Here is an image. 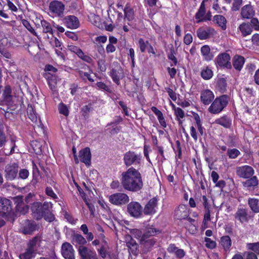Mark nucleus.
<instances>
[{"label":"nucleus","instance_id":"nucleus-1","mask_svg":"<svg viewBox=\"0 0 259 259\" xmlns=\"http://www.w3.org/2000/svg\"><path fill=\"white\" fill-rule=\"evenodd\" d=\"M120 184L122 188L126 191L138 192L143 186L141 174L138 169L131 167L122 172Z\"/></svg>","mask_w":259,"mask_h":259},{"label":"nucleus","instance_id":"nucleus-2","mask_svg":"<svg viewBox=\"0 0 259 259\" xmlns=\"http://www.w3.org/2000/svg\"><path fill=\"white\" fill-rule=\"evenodd\" d=\"M5 220L14 221V213L11 211L10 201L6 198H0V227L5 224Z\"/></svg>","mask_w":259,"mask_h":259},{"label":"nucleus","instance_id":"nucleus-3","mask_svg":"<svg viewBox=\"0 0 259 259\" xmlns=\"http://www.w3.org/2000/svg\"><path fill=\"white\" fill-rule=\"evenodd\" d=\"M40 240L38 237H35L31 240L27 245V248L19 255L20 259H32L36 254V250L40 245Z\"/></svg>","mask_w":259,"mask_h":259},{"label":"nucleus","instance_id":"nucleus-4","mask_svg":"<svg viewBox=\"0 0 259 259\" xmlns=\"http://www.w3.org/2000/svg\"><path fill=\"white\" fill-rule=\"evenodd\" d=\"M228 102V98L225 95L217 98L208 108V111L213 114L219 113L226 106Z\"/></svg>","mask_w":259,"mask_h":259},{"label":"nucleus","instance_id":"nucleus-5","mask_svg":"<svg viewBox=\"0 0 259 259\" xmlns=\"http://www.w3.org/2000/svg\"><path fill=\"white\" fill-rule=\"evenodd\" d=\"M231 57L227 53L220 54L215 59V64L217 67L230 69L232 67L230 62Z\"/></svg>","mask_w":259,"mask_h":259},{"label":"nucleus","instance_id":"nucleus-6","mask_svg":"<svg viewBox=\"0 0 259 259\" xmlns=\"http://www.w3.org/2000/svg\"><path fill=\"white\" fill-rule=\"evenodd\" d=\"M142 156L133 151H128L124 154L123 161L125 165L130 166L133 164H140Z\"/></svg>","mask_w":259,"mask_h":259},{"label":"nucleus","instance_id":"nucleus-7","mask_svg":"<svg viewBox=\"0 0 259 259\" xmlns=\"http://www.w3.org/2000/svg\"><path fill=\"white\" fill-rule=\"evenodd\" d=\"M109 201L115 205L124 204L129 201L128 196L125 193H117L111 195L109 197Z\"/></svg>","mask_w":259,"mask_h":259},{"label":"nucleus","instance_id":"nucleus-8","mask_svg":"<svg viewBox=\"0 0 259 259\" xmlns=\"http://www.w3.org/2000/svg\"><path fill=\"white\" fill-rule=\"evenodd\" d=\"M18 165L15 163L8 164L5 169V177L8 181L14 180L17 176Z\"/></svg>","mask_w":259,"mask_h":259},{"label":"nucleus","instance_id":"nucleus-9","mask_svg":"<svg viewBox=\"0 0 259 259\" xmlns=\"http://www.w3.org/2000/svg\"><path fill=\"white\" fill-rule=\"evenodd\" d=\"M78 251L81 259H98L96 252L84 246H80Z\"/></svg>","mask_w":259,"mask_h":259},{"label":"nucleus","instance_id":"nucleus-10","mask_svg":"<svg viewBox=\"0 0 259 259\" xmlns=\"http://www.w3.org/2000/svg\"><path fill=\"white\" fill-rule=\"evenodd\" d=\"M49 9L54 16H61L64 11V5L60 2L53 1L50 3Z\"/></svg>","mask_w":259,"mask_h":259},{"label":"nucleus","instance_id":"nucleus-11","mask_svg":"<svg viewBox=\"0 0 259 259\" xmlns=\"http://www.w3.org/2000/svg\"><path fill=\"white\" fill-rule=\"evenodd\" d=\"M156 240L153 238L147 237L146 235H143L141 239L140 244L143 249V251L146 253L149 251L154 245Z\"/></svg>","mask_w":259,"mask_h":259},{"label":"nucleus","instance_id":"nucleus-12","mask_svg":"<svg viewBox=\"0 0 259 259\" xmlns=\"http://www.w3.org/2000/svg\"><path fill=\"white\" fill-rule=\"evenodd\" d=\"M236 174L240 178L247 179L254 174V170L250 166L244 165L237 168Z\"/></svg>","mask_w":259,"mask_h":259},{"label":"nucleus","instance_id":"nucleus-13","mask_svg":"<svg viewBox=\"0 0 259 259\" xmlns=\"http://www.w3.org/2000/svg\"><path fill=\"white\" fill-rule=\"evenodd\" d=\"M61 253L65 259H75L74 250L69 243L65 242L62 244Z\"/></svg>","mask_w":259,"mask_h":259},{"label":"nucleus","instance_id":"nucleus-14","mask_svg":"<svg viewBox=\"0 0 259 259\" xmlns=\"http://www.w3.org/2000/svg\"><path fill=\"white\" fill-rule=\"evenodd\" d=\"M127 211L131 216L138 218L142 214V207L138 202H131L127 205Z\"/></svg>","mask_w":259,"mask_h":259},{"label":"nucleus","instance_id":"nucleus-15","mask_svg":"<svg viewBox=\"0 0 259 259\" xmlns=\"http://www.w3.org/2000/svg\"><path fill=\"white\" fill-rule=\"evenodd\" d=\"M215 34L214 29L210 27H201L197 31V36L200 39H205Z\"/></svg>","mask_w":259,"mask_h":259},{"label":"nucleus","instance_id":"nucleus-16","mask_svg":"<svg viewBox=\"0 0 259 259\" xmlns=\"http://www.w3.org/2000/svg\"><path fill=\"white\" fill-rule=\"evenodd\" d=\"M255 14V11L250 5H246L242 7L240 15L243 19L251 18Z\"/></svg>","mask_w":259,"mask_h":259},{"label":"nucleus","instance_id":"nucleus-17","mask_svg":"<svg viewBox=\"0 0 259 259\" xmlns=\"http://www.w3.org/2000/svg\"><path fill=\"white\" fill-rule=\"evenodd\" d=\"M214 98L213 93L209 90H204L201 93V101L205 105L209 104Z\"/></svg>","mask_w":259,"mask_h":259},{"label":"nucleus","instance_id":"nucleus-18","mask_svg":"<svg viewBox=\"0 0 259 259\" xmlns=\"http://www.w3.org/2000/svg\"><path fill=\"white\" fill-rule=\"evenodd\" d=\"M80 160L86 165H89L91 162V154L89 148H85L79 151Z\"/></svg>","mask_w":259,"mask_h":259},{"label":"nucleus","instance_id":"nucleus-19","mask_svg":"<svg viewBox=\"0 0 259 259\" xmlns=\"http://www.w3.org/2000/svg\"><path fill=\"white\" fill-rule=\"evenodd\" d=\"M65 23L68 28L75 29L79 26V21L77 18L74 16H68L65 19Z\"/></svg>","mask_w":259,"mask_h":259},{"label":"nucleus","instance_id":"nucleus-20","mask_svg":"<svg viewBox=\"0 0 259 259\" xmlns=\"http://www.w3.org/2000/svg\"><path fill=\"white\" fill-rule=\"evenodd\" d=\"M157 207V200L155 198H153L148 202L145 206L144 211L146 214H152L156 212Z\"/></svg>","mask_w":259,"mask_h":259},{"label":"nucleus","instance_id":"nucleus-21","mask_svg":"<svg viewBox=\"0 0 259 259\" xmlns=\"http://www.w3.org/2000/svg\"><path fill=\"white\" fill-rule=\"evenodd\" d=\"M220 244L226 252H229L232 245V241L229 236H224L221 238Z\"/></svg>","mask_w":259,"mask_h":259},{"label":"nucleus","instance_id":"nucleus-22","mask_svg":"<svg viewBox=\"0 0 259 259\" xmlns=\"http://www.w3.org/2000/svg\"><path fill=\"white\" fill-rule=\"evenodd\" d=\"M238 30L244 37L250 35L252 32L251 26L248 23L243 22L239 25Z\"/></svg>","mask_w":259,"mask_h":259},{"label":"nucleus","instance_id":"nucleus-23","mask_svg":"<svg viewBox=\"0 0 259 259\" xmlns=\"http://www.w3.org/2000/svg\"><path fill=\"white\" fill-rule=\"evenodd\" d=\"M235 218L241 223H245L248 221L247 212L244 208L238 209L235 214Z\"/></svg>","mask_w":259,"mask_h":259},{"label":"nucleus","instance_id":"nucleus-24","mask_svg":"<svg viewBox=\"0 0 259 259\" xmlns=\"http://www.w3.org/2000/svg\"><path fill=\"white\" fill-rule=\"evenodd\" d=\"M201 54L204 60L207 61L211 60L213 58V55L210 52V49L207 45H204L201 47Z\"/></svg>","mask_w":259,"mask_h":259},{"label":"nucleus","instance_id":"nucleus-25","mask_svg":"<svg viewBox=\"0 0 259 259\" xmlns=\"http://www.w3.org/2000/svg\"><path fill=\"white\" fill-rule=\"evenodd\" d=\"M244 62L245 60L243 57L236 55L233 59V65L236 69L240 70L244 65Z\"/></svg>","mask_w":259,"mask_h":259},{"label":"nucleus","instance_id":"nucleus-26","mask_svg":"<svg viewBox=\"0 0 259 259\" xmlns=\"http://www.w3.org/2000/svg\"><path fill=\"white\" fill-rule=\"evenodd\" d=\"M36 228V226L29 221H26L24 224L22 232L25 234H28L33 232Z\"/></svg>","mask_w":259,"mask_h":259},{"label":"nucleus","instance_id":"nucleus-27","mask_svg":"<svg viewBox=\"0 0 259 259\" xmlns=\"http://www.w3.org/2000/svg\"><path fill=\"white\" fill-rule=\"evenodd\" d=\"M41 208V204L40 202H35L33 204L32 209L34 217L37 220L40 219L42 216Z\"/></svg>","mask_w":259,"mask_h":259},{"label":"nucleus","instance_id":"nucleus-28","mask_svg":"<svg viewBox=\"0 0 259 259\" xmlns=\"http://www.w3.org/2000/svg\"><path fill=\"white\" fill-rule=\"evenodd\" d=\"M176 215L179 219H182L186 217L188 215L187 208L186 205H180L175 210Z\"/></svg>","mask_w":259,"mask_h":259},{"label":"nucleus","instance_id":"nucleus-29","mask_svg":"<svg viewBox=\"0 0 259 259\" xmlns=\"http://www.w3.org/2000/svg\"><path fill=\"white\" fill-rule=\"evenodd\" d=\"M16 201L18 202V204L16 205V209L18 212H19L21 214L26 213L28 210L27 206L24 205L22 201V197H17L15 198Z\"/></svg>","mask_w":259,"mask_h":259},{"label":"nucleus","instance_id":"nucleus-30","mask_svg":"<svg viewBox=\"0 0 259 259\" xmlns=\"http://www.w3.org/2000/svg\"><path fill=\"white\" fill-rule=\"evenodd\" d=\"M213 21L221 27L223 30L226 29L227 20L224 16L222 15H216L213 18Z\"/></svg>","mask_w":259,"mask_h":259},{"label":"nucleus","instance_id":"nucleus-31","mask_svg":"<svg viewBox=\"0 0 259 259\" xmlns=\"http://www.w3.org/2000/svg\"><path fill=\"white\" fill-rule=\"evenodd\" d=\"M213 73L211 69L208 67H204L201 71V76L205 80H209L213 76Z\"/></svg>","mask_w":259,"mask_h":259},{"label":"nucleus","instance_id":"nucleus-32","mask_svg":"<svg viewBox=\"0 0 259 259\" xmlns=\"http://www.w3.org/2000/svg\"><path fill=\"white\" fill-rule=\"evenodd\" d=\"M205 13V5H203V4H201L199 10L195 15V18L197 20V22H200L205 20L204 18Z\"/></svg>","mask_w":259,"mask_h":259},{"label":"nucleus","instance_id":"nucleus-33","mask_svg":"<svg viewBox=\"0 0 259 259\" xmlns=\"http://www.w3.org/2000/svg\"><path fill=\"white\" fill-rule=\"evenodd\" d=\"M214 123L221 125L225 127H229L231 124V121L226 116H223L217 119Z\"/></svg>","mask_w":259,"mask_h":259},{"label":"nucleus","instance_id":"nucleus-34","mask_svg":"<svg viewBox=\"0 0 259 259\" xmlns=\"http://www.w3.org/2000/svg\"><path fill=\"white\" fill-rule=\"evenodd\" d=\"M258 183V180L257 178L254 176L244 182L243 183V186L247 188H253L256 186Z\"/></svg>","mask_w":259,"mask_h":259},{"label":"nucleus","instance_id":"nucleus-35","mask_svg":"<svg viewBox=\"0 0 259 259\" xmlns=\"http://www.w3.org/2000/svg\"><path fill=\"white\" fill-rule=\"evenodd\" d=\"M248 204L251 209L255 213L259 212V202L257 199L250 198L248 199Z\"/></svg>","mask_w":259,"mask_h":259},{"label":"nucleus","instance_id":"nucleus-36","mask_svg":"<svg viewBox=\"0 0 259 259\" xmlns=\"http://www.w3.org/2000/svg\"><path fill=\"white\" fill-rule=\"evenodd\" d=\"M124 12L125 18L127 19L128 21L132 20L134 19V14L133 10L127 5H126L124 9Z\"/></svg>","mask_w":259,"mask_h":259},{"label":"nucleus","instance_id":"nucleus-37","mask_svg":"<svg viewBox=\"0 0 259 259\" xmlns=\"http://www.w3.org/2000/svg\"><path fill=\"white\" fill-rule=\"evenodd\" d=\"M175 115L177 119L178 120L179 124L182 123V119L185 117V113L184 111L180 108L178 107L177 109L174 111Z\"/></svg>","mask_w":259,"mask_h":259},{"label":"nucleus","instance_id":"nucleus-38","mask_svg":"<svg viewBox=\"0 0 259 259\" xmlns=\"http://www.w3.org/2000/svg\"><path fill=\"white\" fill-rule=\"evenodd\" d=\"M160 233V231L159 230L153 228V227H150L147 229L146 233L144 234L143 235H146L147 237H150V236H154Z\"/></svg>","mask_w":259,"mask_h":259},{"label":"nucleus","instance_id":"nucleus-39","mask_svg":"<svg viewBox=\"0 0 259 259\" xmlns=\"http://www.w3.org/2000/svg\"><path fill=\"white\" fill-rule=\"evenodd\" d=\"M28 116L29 118L34 123H36L37 122V117L32 107H29L28 108Z\"/></svg>","mask_w":259,"mask_h":259},{"label":"nucleus","instance_id":"nucleus-40","mask_svg":"<svg viewBox=\"0 0 259 259\" xmlns=\"http://www.w3.org/2000/svg\"><path fill=\"white\" fill-rule=\"evenodd\" d=\"M53 46L56 48L55 51H56V53L58 55V56L62 57V53L61 52V50H62L61 43L56 37L54 39Z\"/></svg>","mask_w":259,"mask_h":259},{"label":"nucleus","instance_id":"nucleus-41","mask_svg":"<svg viewBox=\"0 0 259 259\" xmlns=\"http://www.w3.org/2000/svg\"><path fill=\"white\" fill-rule=\"evenodd\" d=\"M58 110L59 113L64 116H67L69 114V110L67 106L63 103H61L59 104Z\"/></svg>","mask_w":259,"mask_h":259},{"label":"nucleus","instance_id":"nucleus-42","mask_svg":"<svg viewBox=\"0 0 259 259\" xmlns=\"http://www.w3.org/2000/svg\"><path fill=\"white\" fill-rule=\"evenodd\" d=\"M73 239L75 242L81 245V246H83V245L85 244L87 242L86 239L80 234L74 235Z\"/></svg>","mask_w":259,"mask_h":259},{"label":"nucleus","instance_id":"nucleus-43","mask_svg":"<svg viewBox=\"0 0 259 259\" xmlns=\"http://www.w3.org/2000/svg\"><path fill=\"white\" fill-rule=\"evenodd\" d=\"M41 24L43 28V31L45 33H52V29L50 24L45 20L41 21Z\"/></svg>","mask_w":259,"mask_h":259},{"label":"nucleus","instance_id":"nucleus-44","mask_svg":"<svg viewBox=\"0 0 259 259\" xmlns=\"http://www.w3.org/2000/svg\"><path fill=\"white\" fill-rule=\"evenodd\" d=\"M205 242V246L209 249H213L216 247L217 243L216 242L211 240L209 238H205L204 239Z\"/></svg>","mask_w":259,"mask_h":259},{"label":"nucleus","instance_id":"nucleus-45","mask_svg":"<svg viewBox=\"0 0 259 259\" xmlns=\"http://www.w3.org/2000/svg\"><path fill=\"white\" fill-rule=\"evenodd\" d=\"M149 45L147 41H145L142 38H140L139 40V47L142 52H145Z\"/></svg>","mask_w":259,"mask_h":259},{"label":"nucleus","instance_id":"nucleus-46","mask_svg":"<svg viewBox=\"0 0 259 259\" xmlns=\"http://www.w3.org/2000/svg\"><path fill=\"white\" fill-rule=\"evenodd\" d=\"M228 155L230 158H236L240 154V152L236 149H229L228 150Z\"/></svg>","mask_w":259,"mask_h":259},{"label":"nucleus","instance_id":"nucleus-47","mask_svg":"<svg viewBox=\"0 0 259 259\" xmlns=\"http://www.w3.org/2000/svg\"><path fill=\"white\" fill-rule=\"evenodd\" d=\"M247 247L248 249L254 251L255 253L259 254V243H248L247 244Z\"/></svg>","mask_w":259,"mask_h":259},{"label":"nucleus","instance_id":"nucleus-48","mask_svg":"<svg viewBox=\"0 0 259 259\" xmlns=\"http://www.w3.org/2000/svg\"><path fill=\"white\" fill-rule=\"evenodd\" d=\"M79 75L83 79H88L91 82H93L94 81V76L92 74H90L88 72H84L83 71L79 72Z\"/></svg>","mask_w":259,"mask_h":259},{"label":"nucleus","instance_id":"nucleus-49","mask_svg":"<svg viewBox=\"0 0 259 259\" xmlns=\"http://www.w3.org/2000/svg\"><path fill=\"white\" fill-rule=\"evenodd\" d=\"M68 49L71 52L76 54L78 57L82 54V50L76 46L73 45L68 46Z\"/></svg>","mask_w":259,"mask_h":259},{"label":"nucleus","instance_id":"nucleus-50","mask_svg":"<svg viewBox=\"0 0 259 259\" xmlns=\"http://www.w3.org/2000/svg\"><path fill=\"white\" fill-rule=\"evenodd\" d=\"M132 235L136 238L139 240L140 243L141 242V239L143 237V234L142 232L138 229H133L131 231Z\"/></svg>","mask_w":259,"mask_h":259},{"label":"nucleus","instance_id":"nucleus-51","mask_svg":"<svg viewBox=\"0 0 259 259\" xmlns=\"http://www.w3.org/2000/svg\"><path fill=\"white\" fill-rule=\"evenodd\" d=\"M11 89L10 86L7 85L5 87L4 91L3 96L7 100H9L11 98Z\"/></svg>","mask_w":259,"mask_h":259},{"label":"nucleus","instance_id":"nucleus-52","mask_svg":"<svg viewBox=\"0 0 259 259\" xmlns=\"http://www.w3.org/2000/svg\"><path fill=\"white\" fill-rule=\"evenodd\" d=\"M48 84L52 91H55L56 88L57 81L55 77H52L48 79Z\"/></svg>","mask_w":259,"mask_h":259},{"label":"nucleus","instance_id":"nucleus-53","mask_svg":"<svg viewBox=\"0 0 259 259\" xmlns=\"http://www.w3.org/2000/svg\"><path fill=\"white\" fill-rule=\"evenodd\" d=\"M29 171L26 169H22L20 170L19 173V177L21 179H26L29 176Z\"/></svg>","mask_w":259,"mask_h":259},{"label":"nucleus","instance_id":"nucleus-54","mask_svg":"<svg viewBox=\"0 0 259 259\" xmlns=\"http://www.w3.org/2000/svg\"><path fill=\"white\" fill-rule=\"evenodd\" d=\"M126 240L128 239H130L131 241L130 242H126V245L128 247L131 248L133 247L134 249H137V245L135 240L132 239L130 236H128L126 237Z\"/></svg>","mask_w":259,"mask_h":259},{"label":"nucleus","instance_id":"nucleus-55","mask_svg":"<svg viewBox=\"0 0 259 259\" xmlns=\"http://www.w3.org/2000/svg\"><path fill=\"white\" fill-rule=\"evenodd\" d=\"M242 0H233L232 9L233 11H237L241 5Z\"/></svg>","mask_w":259,"mask_h":259},{"label":"nucleus","instance_id":"nucleus-56","mask_svg":"<svg viewBox=\"0 0 259 259\" xmlns=\"http://www.w3.org/2000/svg\"><path fill=\"white\" fill-rule=\"evenodd\" d=\"M46 193L47 195L55 199L58 198L57 195L54 192L52 189L50 187H47L46 189Z\"/></svg>","mask_w":259,"mask_h":259},{"label":"nucleus","instance_id":"nucleus-57","mask_svg":"<svg viewBox=\"0 0 259 259\" xmlns=\"http://www.w3.org/2000/svg\"><path fill=\"white\" fill-rule=\"evenodd\" d=\"M95 40L97 44H104L107 41V37L105 35H101L96 37Z\"/></svg>","mask_w":259,"mask_h":259},{"label":"nucleus","instance_id":"nucleus-58","mask_svg":"<svg viewBox=\"0 0 259 259\" xmlns=\"http://www.w3.org/2000/svg\"><path fill=\"white\" fill-rule=\"evenodd\" d=\"M251 25L255 30H259V21L257 18H253L251 20Z\"/></svg>","mask_w":259,"mask_h":259},{"label":"nucleus","instance_id":"nucleus-59","mask_svg":"<svg viewBox=\"0 0 259 259\" xmlns=\"http://www.w3.org/2000/svg\"><path fill=\"white\" fill-rule=\"evenodd\" d=\"M196 127L199 131V135H202L203 134V128L201 124L200 120L199 117L196 118Z\"/></svg>","mask_w":259,"mask_h":259},{"label":"nucleus","instance_id":"nucleus-60","mask_svg":"<svg viewBox=\"0 0 259 259\" xmlns=\"http://www.w3.org/2000/svg\"><path fill=\"white\" fill-rule=\"evenodd\" d=\"M193 40V37L191 34L189 33L186 34L184 38V42L186 45L190 44Z\"/></svg>","mask_w":259,"mask_h":259},{"label":"nucleus","instance_id":"nucleus-61","mask_svg":"<svg viewBox=\"0 0 259 259\" xmlns=\"http://www.w3.org/2000/svg\"><path fill=\"white\" fill-rule=\"evenodd\" d=\"M78 57L88 63H92L93 61V60L91 58V57L88 55H84L83 52H82V54L81 55H79Z\"/></svg>","mask_w":259,"mask_h":259},{"label":"nucleus","instance_id":"nucleus-62","mask_svg":"<svg viewBox=\"0 0 259 259\" xmlns=\"http://www.w3.org/2000/svg\"><path fill=\"white\" fill-rule=\"evenodd\" d=\"M150 151V147L147 145H145L144 146V154L145 156L147 161L149 162H151V160L149 156V152Z\"/></svg>","mask_w":259,"mask_h":259},{"label":"nucleus","instance_id":"nucleus-63","mask_svg":"<svg viewBox=\"0 0 259 259\" xmlns=\"http://www.w3.org/2000/svg\"><path fill=\"white\" fill-rule=\"evenodd\" d=\"M190 135L191 137L193 138L194 141H197L198 140V136L197 135L196 131L195 128L192 126L190 127Z\"/></svg>","mask_w":259,"mask_h":259},{"label":"nucleus","instance_id":"nucleus-64","mask_svg":"<svg viewBox=\"0 0 259 259\" xmlns=\"http://www.w3.org/2000/svg\"><path fill=\"white\" fill-rule=\"evenodd\" d=\"M106 50L107 53H111L115 51L116 48L113 45L108 44L106 46Z\"/></svg>","mask_w":259,"mask_h":259}]
</instances>
